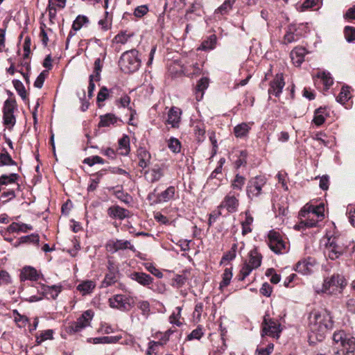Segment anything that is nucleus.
I'll return each instance as SVG.
<instances>
[{"mask_svg": "<svg viewBox=\"0 0 355 355\" xmlns=\"http://www.w3.org/2000/svg\"><path fill=\"white\" fill-rule=\"evenodd\" d=\"M107 214L112 218L123 220L129 217L130 211L119 205H113L108 208Z\"/></svg>", "mask_w": 355, "mask_h": 355, "instance_id": "dca6fc26", "label": "nucleus"}, {"mask_svg": "<svg viewBox=\"0 0 355 355\" xmlns=\"http://www.w3.org/2000/svg\"><path fill=\"white\" fill-rule=\"evenodd\" d=\"M262 256L258 252L256 248L251 250L249 252V261L247 262L251 268H258L261 264Z\"/></svg>", "mask_w": 355, "mask_h": 355, "instance_id": "4be33fe9", "label": "nucleus"}, {"mask_svg": "<svg viewBox=\"0 0 355 355\" xmlns=\"http://www.w3.org/2000/svg\"><path fill=\"white\" fill-rule=\"evenodd\" d=\"M16 106V102L13 99H7L4 102L3 112V124L5 125L13 127L16 123L15 116H14V110Z\"/></svg>", "mask_w": 355, "mask_h": 355, "instance_id": "1a4fd4ad", "label": "nucleus"}, {"mask_svg": "<svg viewBox=\"0 0 355 355\" xmlns=\"http://www.w3.org/2000/svg\"><path fill=\"white\" fill-rule=\"evenodd\" d=\"M306 219L304 221H302L298 225H295V229L300 230L302 227H315L320 220L319 218L317 220L314 218L313 216H311L310 214L306 215Z\"/></svg>", "mask_w": 355, "mask_h": 355, "instance_id": "4c0bfd02", "label": "nucleus"}, {"mask_svg": "<svg viewBox=\"0 0 355 355\" xmlns=\"http://www.w3.org/2000/svg\"><path fill=\"white\" fill-rule=\"evenodd\" d=\"M19 178L17 173H10V175H2L0 176V192L5 190L6 186L15 184Z\"/></svg>", "mask_w": 355, "mask_h": 355, "instance_id": "393cba45", "label": "nucleus"}, {"mask_svg": "<svg viewBox=\"0 0 355 355\" xmlns=\"http://www.w3.org/2000/svg\"><path fill=\"white\" fill-rule=\"evenodd\" d=\"M120 148L123 149L125 152L122 153L123 155H128L130 152V139L127 135L123 136L119 141Z\"/></svg>", "mask_w": 355, "mask_h": 355, "instance_id": "864d4df0", "label": "nucleus"}, {"mask_svg": "<svg viewBox=\"0 0 355 355\" xmlns=\"http://www.w3.org/2000/svg\"><path fill=\"white\" fill-rule=\"evenodd\" d=\"M266 184V179L263 176H257L251 178L246 187L247 195L249 198L252 199L261 194L262 189Z\"/></svg>", "mask_w": 355, "mask_h": 355, "instance_id": "423d86ee", "label": "nucleus"}, {"mask_svg": "<svg viewBox=\"0 0 355 355\" xmlns=\"http://www.w3.org/2000/svg\"><path fill=\"white\" fill-rule=\"evenodd\" d=\"M145 267L148 272H150L155 276L159 278H162L163 277L162 272H161L158 269H157L152 263H147L145 264Z\"/></svg>", "mask_w": 355, "mask_h": 355, "instance_id": "69168bd1", "label": "nucleus"}, {"mask_svg": "<svg viewBox=\"0 0 355 355\" xmlns=\"http://www.w3.org/2000/svg\"><path fill=\"white\" fill-rule=\"evenodd\" d=\"M344 34L346 40L352 42L355 40V28L347 26L344 29Z\"/></svg>", "mask_w": 355, "mask_h": 355, "instance_id": "5fc2aeb1", "label": "nucleus"}, {"mask_svg": "<svg viewBox=\"0 0 355 355\" xmlns=\"http://www.w3.org/2000/svg\"><path fill=\"white\" fill-rule=\"evenodd\" d=\"M268 315H266L262 323V336L266 335L272 338H278L281 332L280 324L274 320L268 318Z\"/></svg>", "mask_w": 355, "mask_h": 355, "instance_id": "0eeeda50", "label": "nucleus"}, {"mask_svg": "<svg viewBox=\"0 0 355 355\" xmlns=\"http://www.w3.org/2000/svg\"><path fill=\"white\" fill-rule=\"evenodd\" d=\"M119 338L116 336H103L97 337L93 339L94 344L98 343H114L118 342Z\"/></svg>", "mask_w": 355, "mask_h": 355, "instance_id": "09e8293b", "label": "nucleus"}, {"mask_svg": "<svg viewBox=\"0 0 355 355\" xmlns=\"http://www.w3.org/2000/svg\"><path fill=\"white\" fill-rule=\"evenodd\" d=\"M285 86V82L282 73L276 74L275 78L270 81V87L268 89V94L274 95L276 97H279L282 92V89Z\"/></svg>", "mask_w": 355, "mask_h": 355, "instance_id": "4468645a", "label": "nucleus"}, {"mask_svg": "<svg viewBox=\"0 0 355 355\" xmlns=\"http://www.w3.org/2000/svg\"><path fill=\"white\" fill-rule=\"evenodd\" d=\"M93 313L90 310H87L85 311L82 315L78 318L76 320L78 324H79L83 328L89 325V322L92 319Z\"/></svg>", "mask_w": 355, "mask_h": 355, "instance_id": "72a5a7b5", "label": "nucleus"}, {"mask_svg": "<svg viewBox=\"0 0 355 355\" xmlns=\"http://www.w3.org/2000/svg\"><path fill=\"white\" fill-rule=\"evenodd\" d=\"M95 288V284L92 281H85L80 284L77 289L83 292V295L90 293Z\"/></svg>", "mask_w": 355, "mask_h": 355, "instance_id": "79ce46f5", "label": "nucleus"}, {"mask_svg": "<svg viewBox=\"0 0 355 355\" xmlns=\"http://www.w3.org/2000/svg\"><path fill=\"white\" fill-rule=\"evenodd\" d=\"M83 163L87 164L90 166H92L95 164H104V160L101 157L95 155L85 158L83 160Z\"/></svg>", "mask_w": 355, "mask_h": 355, "instance_id": "13d9d810", "label": "nucleus"}, {"mask_svg": "<svg viewBox=\"0 0 355 355\" xmlns=\"http://www.w3.org/2000/svg\"><path fill=\"white\" fill-rule=\"evenodd\" d=\"M345 343V347H336V350L334 352V355H354L355 338H349Z\"/></svg>", "mask_w": 355, "mask_h": 355, "instance_id": "a211bd4d", "label": "nucleus"}, {"mask_svg": "<svg viewBox=\"0 0 355 355\" xmlns=\"http://www.w3.org/2000/svg\"><path fill=\"white\" fill-rule=\"evenodd\" d=\"M137 157L139 159L138 165L143 169L146 168L151 160V155L145 148L139 147L137 150Z\"/></svg>", "mask_w": 355, "mask_h": 355, "instance_id": "f3484780", "label": "nucleus"}, {"mask_svg": "<svg viewBox=\"0 0 355 355\" xmlns=\"http://www.w3.org/2000/svg\"><path fill=\"white\" fill-rule=\"evenodd\" d=\"M327 115L328 114L327 112L326 108L320 107L315 110L313 122L317 126H320L324 123Z\"/></svg>", "mask_w": 355, "mask_h": 355, "instance_id": "c85d7f7f", "label": "nucleus"}, {"mask_svg": "<svg viewBox=\"0 0 355 355\" xmlns=\"http://www.w3.org/2000/svg\"><path fill=\"white\" fill-rule=\"evenodd\" d=\"M137 306L141 311V314L147 318L150 313V303L146 300H140L137 302Z\"/></svg>", "mask_w": 355, "mask_h": 355, "instance_id": "a18cd8bd", "label": "nucleus"}, {"mask_svg": "<svg viewBox=\"0 0 355 355\" xmlns=\"http://www.w3.org/2000/svg\"><path fill=\"white\" fill-rule=\"evenodd\" d=\"M268 237V245L272 251L276 254H282L286 251V244L279 232L270 230Z\"/></svg>", "mask_w": 355, "mask_h": 355, "instance_id": "6e6552de", "label": "nucleus"}, {"mask_svg": "<svg viewBox=\"0 0 355 355\" xmlns=\"http://www.w3.org/2000/svg\"><path fill=\"white\" fill-rule=\"evenodd\" d=\"M232 2L230 0H225L224 3L216 10V13L221 15L226 14L232 8Z\"/></svg>", "mask_w": 355, "mask_h": 355, "instance_id": "680f3d73", "label": "nucleus"}, {"mask_svg": "<svg viewBox=\"0 0 355 355\" xmlns=\"http://www.w3.org/2000/svg\"><path fill=\"white\" fill-rule=\"evenodd\" d=\"M119 120V118L111 113L101 115L100 116L98 127H109L111 125H114Z\"/></svg>", "mask_w": 355, "mask_h": 355, "instance_id": "bb28decb", "label": "nucleus"}, {"mask_svg": "<svg viewBox=\"0 0 355 355\" xmlns=\"http://www.w3.org/2000/svg\"><path fill=\"white\" fill-rule=\"evenodd\" d=\"M164 175V165L155 164L151 168L145 171L144 176L150 183H154L160 180Z\"/></svg>", "mask_w": 355, "mask_h": 355, "instance_id": "ddd939ff", "label": "nucleus"}, {"mask_svg": "<svg viewBox=\"0 0 355 355\" xmlns=\"http://www.w3.org/2000/svg\"><path fill=\"white\" fill-rule=\"evenodd\" d=\"M223 279L220 283V288L222 289L223 287L227 286L232 277V272L231 268H225L222 275Z\"/></svg>", "mask_w": 355, "mask_h": 355, "instance_id": "c03bdc74", "label": "nucleus"}, {"mask_svg": "<svg viewBox=\"0 0 355 355\" xmlns=\"http://www.w3.org/2000/svg\"><path fill=\"white\" fill-rule=\"evenodd\" d=\"M182 112L180 108L173 107L168 111L167 123L173 128H178L179 126L180 116Z\"/></svg>", "mask_w": 355, "mask_h": 355, "instance_id": "aec40b11", "label": "nucleus"}, {"mask_svg": "<svg viewBox=\"0 0 355 355\" xmlns=\"http://www.w3.org/2000/svg\"><path fill=\"white\" fill-rule=\"evenodd\" d=\"M238 196L235 192L230 191L225 196L219 207L225 208L230 213L236 212L239 206V200L236 198Z\"/></svg>", "mask_w": 355, "mask_h": 355, "instance_id": "2eb2a0df", "label": "nucleus"}, {"mask_svg": "<svg viewBox=\"0 0 355 355\" xmlns=\"http://www.w3.org/2000/svg\"><path fill=\"white\" fill-rule=\"evenodd\" d=\"M324 207L323 204H320L318 206L306 205L300 211L299 215L300 217L306 218L307 214H310L313 217L316 216L319 220H322L324 216Z\"/></svg>", "mask_w": 355, "mask_h": 355, "instance_id": "f8f14e48", "label": "nucleus"}, {"mask_svg": "<svg viewBox=\"0 0 355 355\" xmlns=\"http://www.w3.org/2000/svg\"><path fill=\"white\" fill-rule=\"evenodd\" d=\"M39 275L37 271L31 266L24 267L20 274V279L21 281L31 280L36 281L38 279Z\"/></svg>", "mask_w": 355, "mask_h": 355, "instance_id": "5701e85b", "label": "nucleus"}, {"mask_svg": "<svg viewBox=\"0 0 355 355\" xmlns=\"http://www.w3.org/2000/svg\"><path fill=\"white\" fill-rule=\"evenodd\" d=\"M346 285V279L343 275L334 274L331 277L324 279L322 292L330 295L341 293Z\"/></svg>", "mask_w": 355, "mask_h": 355, "instance_id": "39448f33", "label": "nucleus"}, {"mask_svg": "<svg viewBox=\"0 0 355 355\" xmlns=\"http://www.w3.org/2000/svg\"><path fill=\"white\" fill-rule=\"evenodd\" d=\"M347 214L348 215L350 223L355 227V208L352 206H348Z\"/></svg>", "mask_w": 355, "mask_h": 355, "instance_id": "774afa93", "label": "nucleus"}, {"mask_svg": "<svg viewBox=\"0 0 355 355\" xmlns=\"http://www.w3.org/2000/svg\"><path fill=\"white\" fill-rule=\"evenodd\" d=\"M313 264L309 260L300 261L295 265V270L302 275H309L312 272Z\"/></svg>", "mask_w": 355, "mask_h": 355, "instance_id": "a878e982", "label": "nucleus"}, {"mask_svg": "<svg viewBox=\"0 0 355 355\" xmlns=\"http://www.w3.org/2000/svg\"><path fill=\"white\" fill-rule=\"evenodd\" d=\"M130 277L131 279L136 281L139 284L148 288H150L149 286L153 281V278L151 276L141 272H133L130 275Z\"/></svg>", "mask_w": 355, "mask_h": 355, "instance_id": "6ab92c4d", "label": "nucleus"}, {"mask_svg": "<svg viewBox=\"0 0 355 355\" xmlns=\"http://www.w3.org/2000/svg\"><path fill=\"white\" fill-rule=\"evenodd\" d=\"M132 36V34H127L126 32H121L115 36L114 40L116 43L123 44L126 43L128 39Z\"/></svg>", "mask_w": 355, "mask_h": 355, "instance_id": "052dcab7", "label": "nucleus"}, {"mask_svg": "<svg viewBox=\"0 0 355 355\" xmlns=\"http://www.w3.org/2000/svg\"><path fill=\"white\" fill-rule=\"evenodd\" d=\"M349 338H354L350 335H347L343 331L335 332L333 336L334 341L340 347H345L347 340H349Z\"/></svg>", "mask_w": 355, "mask_h": 355, "instance_id": "c756f323", "label": "nucleus"}, {"mask_svg": "<svg viewBox=\"0 0 355 355\" xmlns=\"http://www.w3.org/2000/svg\"><path fill=\"white\" fill-rule=\"evenodd\" d=\"M250 130V126L248 123H242L234 128V132L236 137L243 138L247 136Z\"/></svg>", "mask_w": 355, "mask_h": 355, "instance_id": "2f4dec72", "label": "nucleus"}, {"mask_svg": "<svg viewBox=\"0 0 355 355\" xmlns=\"http://www.w3.org/2000/svg\"><path fill=\"white\" fill-rule=\"evenodd\" d=\"M148 12V7L146 5L137 6L134 11V15L137 17H142Z\"/></svg>", "mask_w": 355, "mask_h": 355, "instance_id": "e2e57ef3", "label": "nucleus"}, {"mask_svg": "<svg viewBox=\"0 0 355 355\" xmlns=\"http://www.w3.org/2000/svg\"><path fill=\"white\" fill-rule=\"evenodd\" d=\"M266 275L267 277H270V281L274 284L279 283L281 280L280 275L275 272V270L274 268H268L266 272Z\"/></svg>", "mask_w": 355, "mask_h": 355, "instance_id": "4d7b16f0", "label": "nucleus"}, {"mask_svg": "<svg viewBox=\"0 0 355 355\" xmlns=\"http://www.w3.org/2000/svg\"><path fill=\"white\" fill-rule=\"evenodd\" d=\"M217 173H214V171L211 173L209 177L207 180V186L210 187L211 185L215 186V187H212V190H216L220 185V182L222 178L220 176H218Z\"/></svg>", "mask_w": 355, "mask_h": 355, "instance_id": "ea45409f", "label": "nucleus"}, {"mask_svg": "<svg viewBox=\"0 0 355 355\" xmlns=\"http://www.w3.org/2000/svg\"><path fill=\"white\" fill-rule=\"evenodd\" d=\"M53 330L48 329L44 331L41 332L40 336H37L36 337V342L38 344H41L43 341L48 340V339H52L53 338Z\"/></svg>", "mask_w": 355, "mask_h": 355, "instance_id": "6e6d98bb", "label": "nucleus"}, {"mask_svg": "<svg viewBox=\"0 0 355 355\" xmlns=\"http://www.w3.org/2000/svg\"><path fill=\"white\" fill-rule=\"evenodd\" d=\"M175 193V188L173 186L168 187L165 191H162L157 196V201L159 202H166L174 198Z\"/></svg>", "mask_w": 355, "mask_h": 355, "instance_id": "cd10ccee", "label": "nucleus"}, {"mask_svg": "<svg viewBox=\"0 0 355 355\" xmlns=\"http://www.w3.org/2000/svg\"><path fill=\"white\" fill-rule=\"evenodd\" d=\"M105 248L107 250L112 252V253L125 249H130L133 252L135 251L134 245H131L130 242L127 240H110L106 243Z\"/></svg>", "mask_w": 355, "mask_h": 355, "instance_id": "9b49d317", "label": "nucleus"}, {"mask_svg": "<svg viewBox=\"0 0 355 355\" xmlns=\"http://www.w3.org/2000/svg\"><path fill=\"white\" fill-rule=\"evenodd\" d=\"M13 187L10 189H8L7 191H4L2 193L1 198L2 199H5V202H8L16 197L15 191L19 190L20 186L17 183L12 184Z\"/></svg>", "mask_w": 355, "mask_h": 355, "instance_id": "473e14b6", "label": "nucleus"}, {"mask_svg": "<svg viewBox=\"0 0 355 355\" xmlns=\"http://www.w3.org/2000/svg\"><path fill=\"white\" fill-rule=\"evenodd\" d=\"M62 291V286L53 285L51 286L44 284H37V286H31L28 288V293L33 294L24 297L25 300L29 302H34L41 300L44 295H50L55 299Z\"/></svg>", "mask_w": 355, "mask_h": 355, "instance_id": "7ed1b4c3", "label": "nucleus"}, {"mask_svg": "<svg viewBox=\"0 0 355 355\" xmlns=\"http://www.w3.org/2000/svg\"><path fill=\"white\" fill-rule=\"evenodd\" d=\"M168 147L173 153H178L180 151L181 144L178 139L171 137L168 140Z\"/></svg>", "mask_w": 355, "mask_h": 355, "instance_id": "8fccbe9b", "label": "nucleus"}, {"mask_svg": "<svg viewBox=\"0 0 355 355\" xmlns=\"http://www.w3.org/2000/svg\"><path fill=\"white\" fill-rule=\"evenodd\" d=\"M40 241V237L38 234H32L27 236H24L19 238L17 243L15 245V247H17L21 243H35L38 245Z\"/></svg>", "mask_w": 355, "mask_h": 355, "instance_id": "e433bc0d", "label": "nucleus"}, {"mask_svg": "<svg viewBox=\"0 0 355 355\" xmlns=\"http://www.w3.org/2000/svg\"><path fill=\"white\" fill-rule=\"evenodd\" d=\"M253 222V218L252 216L246 213L245 214V219L243 222H242L241 225H242V234L243 235H245L250 232H252V229L250 228V225Z\"/></svg>", "mask_w": 355, "mask_h": 355, "instance_id": "37998d69", "label": "nucleus"}, {"mask_svg": "<svg viewBox=\"0 0 355 355\" xmlns=\"http://www.w3.org/2000/svg\"><path fill=\"white\" fill-rule=\"evenodd\" d=\"M141 62L138 51L132 49L124 52L121 55L119 65L124 73H130L137 71L139 69Z\"/></svg>", "mask_w": 355, "mask_h": 355, "instance_id": "20e7f679", "label": "nucleus"}, {"mask_svg": "<svg viewBox=\"0 0 355 355\" xmlns=\"http://www.w3.org/2000/svg\"><path fill=\"white\" fill-rule=\"evenodd\" d=\"M11 282V278L8 272L5 270L0 271V286L8 285Z\"/></svg>", "mask_w": 355, "mask_h": 355, "instance_id": "0e129e2a", "label": "nucleus"}, {"mask_svg": "<svg viewBox=\"0 0 355 355\" xmlns=\"http://www.w3.org/2000/svg\"><path fill=\"white\" fill-rule=\"evenodd\" d=\"M12 84L18 94L21 97L23 100H26L27 98V94L23 83L19 80H13Z\"/></svg>", "mask_w": 355, "mask_h": 355, "instance_id": "49530a36", "label": "nucleus"}, {"mask_svg": "<svg viewBox=\"0 0 355 355\" xmlns=\"http://www.w3.org/2000/svg\"><path fill=\"white\" fill-rule=\"evenodd\" d=\"M89 22V19L84 15H78L73 21L72 28L74 31L80 30L85 24Z\"/></svg>", "mask_w": 355, "mask_h": 355, "instance_id": "de8ad7c7", "label": "nucleus"}, {"mask_svg": "<svg viewBox=\"0 0 355 355\" xmlns=\"http://www.w3.org/2000/svg\"><path fill=\"white\" fill-rule=\"evenodd\" d=\"M334 325L329 312L326 310L312 312L310 316V327L313 333L316 334L318 340H321L325 333L332 329Z\"/></svg>", "mask_w": 355, "mask_h": 355, "instance_id": "f257e3e1", "label": "nucleus"}, {"mask_svg": "<svg viewBox=\"0 0 355 355\" xmlns=\"http://www.w3.org/2000/svg\"><path fill=\"white\" fill-rule=\"evenodd\" d=\"M272 291V286L268 283L265 282L262 284L260 288V293L266 297H270Z\"/></svg>", "mask_w": 355, "mask_h": 355, "instance_id": "338daca9", "label": "nucleus"}, {"mask_svg": "<svg viewBox=\"0 0 355 355\" xmlns=\"http://www.w3.org/2000/svg\"><path fill=\"white\" fill-rule=\"evenodd\" d=\"M351 98L349 87L343 86L341 88L340 92L338 96L336 97V101L341 103L345 104L348 100Z\"/></svg>", "mask_w": 355, "mask_h": 355, "instance_id": "c9c22d12", "label": "nucleus"}, {"mask_svg": "<svg viewBox=\"0 0 355 355\" xmlns=\"http://www.w3.org/2000/svg\"><path fill=\"white\" fill-rule=\"evenodd\" d=\"M203 335L204 333L202 331V328L200 326H198L196 329L193 330L190 334L188 335L187 339L189 340L193 339L200 340Z\"/></svg>", "mask_w": 355, "mask_h": 355, "instance_id": "bf43d9fd", "label": "nucleus"}, {"mask_svg": "<svg viewBox=\"0 0 355 355\" xmlns=\"http://www.w3.org/2000/svg\"><path fill=\"white\" fill-rule=\"evenodd\" d=\"M217 42V37L216 35H211L207 37V40H204L198 49L202 51L212 50L216 47Z\"/></svg>", "mask_w": 355, "mask_h": 355, "instance_id": "7c9ffc66", "label": "nucleus"}, {"mask_svg": "<svg viewBox=\"0 0 355 355\" xmlns=\"http://www.w3.org/2000/svg\"><path fill=\"white\" fill-rule=\"evenodd\" d=\"M109 302L111 307L123 311H128L132 307V299L123 295H115Z\"/></svg>", "mask_w": 355, "mask_h": 355, "instance_id": "9d476101", "label": "nucleus"}, {"mask_svg": "<svg viewBox=\"0 0 355 355\" xmlns=\"http://www.w3.org/2000/svg\"><path fill=\"white\" fill-rule=\"evenodd\" d=\"M208 86L209 79L207 78H202L198 80L195 89L196 95V98L198 101L202 98L204 92L208 87Z\"/></svg>", "mask_w": 355, "mask_h": 355, "instance_id": "b1692460", "label": "nucleus"}, {"mask_svg": "<svg viewBox=\"0 0 355 355\" xmlns=\"http://www.w3.org/2000/svg\"><path fill=\"white\" fill-rule=\"evenodd\" d=\"M293 28H288V30L284 37V44H290L296 42L298 40L299 37L293 32Z\"/></svg>", "mask_w": 355, "mask_h": 355, "instance_id": "3c124183", "label": "nucleus"}, {"mask_svg": "<svg viewBox=\"0 0 355 355\" xmlns=\"http://www.w3.org/2000/svg\"><path fill=\"white\" fill-rule=\"evenodd\" d=\"M318 77L322 80L326 89H328L333 85L334 81L330 73L322 71L318 73Z\"/></svg>", "mask_w": 355, "mask_h": 355, "instance_id": "a19ab883", "label": "nucleus"}, {"mask_svg": "<svg viewBox=\"0 0 355 355\" xmlns=\"http://www.w3.org/2000/svg\"><path fill=\"white\" fill-rule=\"evenodd\" d=\"M245 183V178L239 173L235 175L234 179L232 181L231 187L234 190L241 191Z\"/></svg>", "mask_w": 355, "mask_h": 355, "instance_id": "58836bf2", "label": "nucleus"}, {"mask_svg": "<svg viewBox=\"0 0 355 355\" xmlns=\"http://www.w3.org/2000/svg\"><path fill=\"white\" fill-rule=\"evenodd\" d=\"M350 241L343 235L334 234L328 238L325 245V252L329 259L335 260L346 252Z\"/></svg>", "mask_w": 355, "mask_h": 355, "instance_id": "f03ea898", "label": "nucleus"}, {"mask_svg": "<svg viewBox=\"0 0 355 355\" xmlns=\"http://www.w3.org/2000/svg\"><path fill=\"white\" fill-rule=\"evenodd\" d=\"M307 51L305 48L300 46L295 47L291 52V58L293 60V62L297 66H300L301 64L304 62V58Z\"/></svg>", "mask_w": 355, "mask_h": 355, "instance_id": "412c9836", "label": "nucleus"}, {"mask_svg": "<svg viewBox=\"0 0 355 355\" xmlns=\"http://www.w3.org/2000/svg\"><path fill=\"white\" fill-rule=\"evenodd\" d=\"M110 272L107 273L104 280L103 281V285L105 287L110 286L114 284L117 280V271L115 270L114 268L113 270H111L110 268H109Z\"/></svg>", "mask_w": 355, "mask_h": 355, "instance_id": "f704fd0d", "label": "nucleus"}, {"mask_svg": "<svg viewBox=\"0 0 355 355\" xmlns=\"http://www.w3.org/2000/svg\"><path fill=\"white\" fill-rule=\"evenodd\" d=\"M16 162L12 160L8 152L0 154V166L15 165Z\"/></svg>", "mask_w": 355, "mask_h": 355, "instance_id": "603ef678", "label": "nucleus"}]
</instances>
